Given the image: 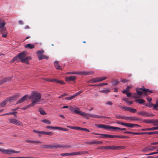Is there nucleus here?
I'll return each mask as SVG.
<instances>
[{"label":"nucleus","mask_w":158,"mask_h":158,"mask_svg":"<svg viewBox=\"0 0 158 158\" xmlns=\"http://www.w3.org/2000/svg\"><path fill=\"white\" fill-rule=\"evenodd\" d=\"M41 121L42 122H43L44 123H46L47 124H49V121L48 120H46V119L42 120Z\"/></svg>","instance_id":"49"},{"label":"nucleus","mask_w":158,"mask_h":158,"mask_svg":"<svg viewBox=\"0 0 158 158\" xmlns=\"http://www.w3.org/2000/svg\"><path fill=\"white\" fill-rule=\"evenodd\" d=\"M158 129V127H154L142 129L141 130L142 131H154Z\"/></svg>","instance_id":"20"},{"label":"nucleus","mask_w":158,"mask_h":158,"mask_svg":"<svg viewBox=\"0 0 158 158\" xmlns=\"http://www.w3.org/2000/svg\"><path fill=\"white\" fill-rule=\"evenodd\" d=\"M12 79V77H6L2 80H0V81L1 82V83H0V84H2L3 83H5L7 82H8L9 81Z\"/></svg>","instance_id":"15"},{"label":"nucleus","mask_w":158,"mask_h":158,"mask_svg":"<svg viewBox=\"0 0 158 158\" xmlns=\"http://www.w3.org/2000/svg\"><path fill=\"white\" fill-rule=\"evenodd\" d=\"M60 155L62 156H69V153H63L60 154Z\"/></svg>","instance_id":"50"},{"label":"nucleus","mask_w":158,"mask_h":158,"mask_svg":"<svg viewBox=\"0 0 158 158\" xmlns=\"http://www.w3.org/2000/svg\"><path fill=\"white\" fill-rule=\"evenodd\" d=\"M136 90L137 94L140 96L141 95L143 94H144L145 96H147L149 94L148 93H152V91L148 89H146L143 86L142 88H137Z\"/></svg>","instance_id":"3"},{"label":"nucleus","mask_w":158,"mask_h":158,"mask_svg":"<svg viewBox=\"0 0 158 158\" xmlns=\"http://www.w3.org/2000/svg\"><path fill=\"white\" fill-rule=\"evenodd\" d=\"M5 25V22L4 20L0 19V27H4Z\"/></svg>","instance_id":"31"},{"label":"nucleus","mask_w":158,"mask_h":158,"mask_svg":"<svg viewBox=\"0 0 158 158\" xmlns=\"http://www.w3.org/2000/svg\"><path fill=\"white\" fill-rule=\"evenodd\" d=\"M6 30V28L4 27H0V31L1 33H2L3 31H5Z\"/></svg>","instance_id":"45"},{"label":"nucleus","mask_w":158,"mask_h":158,"mask_svg":"<svg viewBox=\"0 0 158 158\" xmlns=\"http://www.w3.org/2000/svg\"><path fill=\"white\" fill-rule=\"evenodd\" d=\"M106 105H110L111 106L112 105L113 103L111 101H109L107 102L106 103Z\"/></svg>","instance_id":"56"},{"label":"nucleus","mask_w":158,"mask_h":158,"mask_svg":"<svg viewBox=\"0 0 158 158\" xmlns=\"http://www.w3.org/2000/svg\"><path fill=\"white\" fill-rule=\"evenodd\" d=\"M28 98L27 95H25L23 97L20 99L17 102V104L22 103L27 100Z\"/></svg>","instance_id":"16"},{"label":"nucleus","mask_w":158,"mask_h":158,"mask_svg":"<svg viewBox=\"0 0 158 158\" xmlns=\"http://www.w3.org/2000/svg\"><path fill=\"white\" fill-rule=\"evenodd\" d=\"M108 84L107 83H100L98 84V86H103L104 85H107Z\"/></svg>","instance_id":"60"},{"label":"nucleus","mask_w":158,"mask_h":158,"mask_svg":"<svg viewBox=\"0 0 158 158\" xmlns=\"http://www.w3.org/2000/svg\"><path fill=\"white\" fill-rule=\"evenodd\" d=\"M158 107V100H157L156 101V104L154 105L153 107V109L154 110H158V108L157 107Z\"/></svg>","instance_id":"32"},{"label":"nucleus","mask_w":158,"mask_h":158,"mask_svg":"<svg viewBox=\"0 0 158 158\" xmlns=\"http://www.w3.org/2000/svg\"><path fill=\"white\" fill-rule=\"evenodd\" d=\"M18 96L19 95H15L8 98L6 100H7V102L9 101L11 102H12L14 100L15 98H17Z\"/></svg>","instance_id":"18"},{"label":"nucleus","mask_w":158,"mask_h":158,"mask_svg":"<svg viewBox=\"0 0 158 158\" xmlns=\"http://www.w3.org/2000/svg\"><path fill=\"white\" fill-rule=\"evenodd\" d=\"M95 126L99 128H102L105 129H108V126L103 124H96Z\"/></svg>","instance_id":"13"},{"label":"nucleus","mask_w":158,"mask_h":158,"mask_svg":"<svg viewBox=\"0 0 158 158\" xmlns=\"http://www.w3.org/2000/svg\"><path fill=\"white\" fill-rule=\"evenodd\" d=\"M146 106H148L150 108L152 107V106L153 107V104L152 103H149L148 104L145 105Z\"/></svg>","instance_id":"54"},{"label":"nucleus","mask_w":158,"mask_h":158,"mask_svg":"<svg viewBox=\"0 0 158 158\" xmlns=\"http://www.w3.org/2000/svg\"><path fill=\"white\" fill-rule=\"evenodd\" d=\"M100 92H102V93H104L105 94H107L108 93H109V92H110V89H103L102 91H101Z\"/></svg>","instance_id":"40"},{"label":"nucleus","mask_w":158,"mask_h":158,"mask_svg":"<svg viewBox=\"0 0 158 158\" xmlns=\"http://www.w3.org/2000/svg\"><path fill=\"white\" fill-rule=\"evenodd\" d=\"M8 123H13L17 126H22L23 124L19 121L13 118H9L8 119Z\"/></svg>","instance_id":"7"},{"label":"nucleus","mask_w":158,"mask_h":158,"mask_svg":"<svg viewBox=\"0 0 158 158\" xmlns=\"http://www.w3.org/2000/svg\"><path fill=\"white\" fill-rule=\"evenodd\" d=\"M39 111L41 114L44 115L46 114L44 111L42 109H40L39 110Z\"/></svg>","instance_id":"48"},{"label":"nucleus","mask_w":158,"mask_h":158,"mask_svg":"<svg viewBox=\"0 0 158 158\" xmlns=\"http://www.w3.org/2000/svg\"><path fill=\"white\" fill-rule=\"evenodd\" d=\"M147 134L149 135L153 134H158V131H155L151 132H147Z\"/></svg>","instance_id":"43"},{"label":"nucleus","mask_w":158,"mask_h":158,"mask_svg":"<svg viewBox=\"0 0 158 158\" xmlns=\"http://www.w3.org/2000/svg\"><path fill=\"white\" fill-rule=\"evenodd\" d=\"M120 129V128L117 127H115L111 126H108V129H113L114 130H119Z\"/></svg>","instance_id":"28"},{"label":"nucleus","mask_w":158,"mask_h":158,"mask_svg":"<svg viewBox=\"0 0 158 158\" xmlns=\"http://www.w3.org/2000/svg\"><path fill=\"white\" fill-rule=\"evenodd\" d=\"M74 112L75 113L80 115L84 118H85L87 119H89L88 117V113H85L81 111H78L77 110H74Z\"/></svg>","instance_id":"8"},{"label":"nucleus","mask_w":158,"mask_h":158,"mask_svg":"<svg viewBox=\"0 0 158 158\" xmlns=\"http://www.w3.org/2000/svg\"><path fill=\"white\" fill-rule=\"evenodd\" d=\"M157 148L156 146H151L148 148V149L149 150H153Z\"/></svg>","instance_id":"46"},{"label":"nucleus","mask_w":158,"mask_h":158,"mask_svg":"<svg viewBox=\"0 0 158 158\" xmlns=\"http://www.w3.org/2000/svg\"><path fill=\"white\" fill-rule=\"evenodd\" d=\"M25 48L29 49H33L35 47L34 45L31 44H27L25 46Z\"/></svg>","instance_id":"24"},{"label":"nucleus","mask_w":158,"mask_h":158,"mask_svg":"<svg viewBox=\"0 0 158 158\" xmlns=\"http://www.w3.org/2000/svg\"><path fill=\"white\" fill-rule=\"evenodd\" d=\"M77 77L76 76H71L68 77H66L65 78V80L66 81H73L76 79Z\"/></svg>","instance_id":"17"},{"label":"nucleus","mask_w":158,"mask_h":158,"mask_svg":"<svg viewBox=\"0 0 158 158\" xmlns=\"http://www.w3.org/2000/svg\"><path fill=\"white\" fill-rule=\"evenodd\" d=\"M44 52V51L43 50H38L36 52V54L38 56V58L39 59V57L40 56H42V53Z\"/></svg>","instance_id":"25"},{"label":"nucleus","mask_w":158,"mask_h":158,"mask_svg":"<svg viewBox=\"0 0 158 158\" xmlns=\"http://www.w3.org/2000/svg\"><path fill=\"white\" fill-rule=\"evenodd\" d=\"M26 52H23L19 53L17 56L18 58L20 59L22 62L28 64H29L28 60L30 59L31 58L29 56L26 57Z\"/></svg>","instance_id":"2"},{"label":"nucleus","mask_w":158,"mask_h":158,"mask_svg":"<svg viewBox=\"0 0 158 158\" xmlns=\"http://www.w3.org/2000/svg\"><path fill=\"white\" fill-rule=\"evenodd\" d=\"M98 81L100 82L102 81H103L104 80L106 79L107 77L105 76V77H98Z\"/></svg>","instance_id":"39"},{"label":"nucleus","mask_w":158,"mask_h":158,"mask_svg":"<svg viewBox=\"0 0 158 158\" xmlns=\"http://www.w3.org/2000/svg\"><path fill=\"white\" fill-rule=\"evenodd\" d=\"M138 114L146 117H149L151 116H154L153 115L151 114L147 111H140L138 113Z\"/></svg>","instance_id":"10"},{"label":"nucleus","mask_w":158,"mask_h":158,"mask_svg":"<svg viewBox=\"0 0 158 158\" xmlns=\"http://www.w3.org/2000/svg\"><path fill=\"white\" fill-rule=\"evenodd\" d=\"M143 122L144 123H153L154 126H157L158 125L156 123V120L153 119H144L143 120Z\"/></svg>","instance_id":"11"},{"label":"nucleus","mask_w":158,"mask_h":158,"mask_svg":"<svg viewBox=\"0 0 158 158\" xmlns=\"http://www.w3.org/2000/svg\"><path fill=\"white\" fill-rule=\"evenodd\" d=\"M42 135H49V132L44 131H40V136Z\"/></svg>","instance_id":"41"},{"label":"nucleus","mask_w":158,"mask_h":158,"mask_svg":"<svg viewBox=\"0 0 158 158\" xmlns=\"http://www.w3.org/2000/svg\"><path fill=\"white\" fill-rule=\"evenodd\" d=\"M83 91V90H81V91H79L78 92H77L76 93H75L74 94V95L75 96V97L76 96H77L78 95H79Z\"/></svg>","instance_id":"53"},{"label":"nucleus","mask_w":158,"mask_h":158,"mask_svg":"<svg viewBox=\"0 0 158 158\" xmlns=\"http://www.w3.org/2000/svg\"><path fill=\"white\" fill-rule=\"evenodd\" d=\"M112 83L113 86H115L118 84L119 81L117 80H114L112 81Z\"/></svg>","instance_id":"37"},{"label":"nucleus","mask_w":158,"mask_h":158,"mask_svg":"<svg viewBox=\"0 0 158 158\" xmlns=\"http://www.w3.org/2000/svg\"><path fill=\"white\" fill-rule=\"evenodd\" d=\"M2 36L3 37H6V36L7 35V32H5L4 33H2Z\"/></svg>","instance_id":"61"},{"label":"nucleus","mask_w":158,"mask_h":158,"mask_svg":"<svg viewBox=\"0 0 158 158\" xmlns=\"http://www.w3.org/2000/svg\"><path fill=\"white\" fill-rule=\"evenodd\" d=\"M116 118L118 119H122L126 120V117L121 116L120 115H115Z\"/></svg>","instance_id":"27"},{"label":"nucleus","mask_w":158,"mask_h":158,"mask_svg":"<svg viewBox=\"0 0 158 158\" xmlns=\"http://www.w3.org/2000/svg\"><path fill=\"white\" fill-rule=\"evenodd\" d=\"M18 59V56H16L14 58H13V59L12 60V62H13L14 61L17 60Z\"/></svg>","instance_id":"59"},{"label":"nucleus","mask_w":158,"mask_h":158,"mask_svg":"<svg viewBox=\"0 0 158 158\" xmlns=\"http://www.w3.org/2000/svg\"><path fill=\"white\" fill-rule=\"evenodd\" d=\"M41 95L38 93H33L30 96V99L31 100V103L29 105V106H34L36 104H39Z\"/></svg>","instance_id":"1"},{"label":"nucleus","mask_w":158,"mask_h":158,"mask_svg":"<svg viewBox=\"0 0 158 158\" xmlns=\"http://www.w3.org/2000/svg\"><path fill=\"white\" fill-rule=\"evenodd\" d=\"M94 118H110V117H107L105 116H101L96 114H94Z\"/></svg>","instance_id":"30"},{"label":"nucleus","mask_w":158,"mask_h":158,"mask_svg":"<svg viewBox=\"0 0 158 158\" xmlns=\"http://www.w3.org/2000/svg\"><path fill=\"white\" fill-rule=\"evenodd\" d=\"M124 133H128L129 134H134L135 135H139V132H133L131 131H125Z\"/></svg>","instance_id":"35"},{"label":"nucleus","mask_w":158,"mask_h":158,"mask_svg":"<svg viewBox=\"0 0 158 158\" xmlns=\"http://www.w3.org/2000/svg\"><path fill=\"white\" fill-rule=\"evenodd\" d=\"M127 137L126 136H123V135H116V138H126Z\"/></svg>","instance_id":"55"},{"label":"nucleus","mask_w":158,"mask_h":158,"mask_svg":"<svg viewBox=\"0 0 158 158\" xmlns=\"http://www.w3.org/2000/svg\"><path fill=\"white\" fill-rule=\"evenodd\" d=\"M94 144H98L100 143H103V142L102 141H94Z\"/></svg>","instance_id":"51"},{"label":"nucleus","mask_w":158,"mask_h":158,"mask_svg":"<svg viewBox=\"0 0 158 158\" xmlns=\"http://www.w3.org/2000/svg\"><path fill=\"white\" fill-rule=\"evenodd\" d=\"M27 143H42V142L39 141L31 140H26L25 141Z\"/></svg>","instance_id":"19"},{"label":"nucleus","mask_w":158,"mask_h":158,"mask_svg":"<svg viewBox=\"0 0 158 158\" xmlns=\"http://www.w3.org/2000/svg\"><path fill=\"white\" fill-rule=\"evenodd\" d=\"M104 149L118 150L125 148V146H104Z\"/></svg>","instance_id":"6"},{"label":"nucleus","mask_w":158,"mask_h":158,"mask_svg":"<svg viewBox=\"0 0 158 158\" xmlns=\"http://www.w3.org/2000/svg\"><path fill=\"white\" fill-rule=\"evenodd\" d=\"M55 66L56 69L59 70H62V69L61 68L60 66L59 65L58 61H55L54 62Z\"/></svg>","instance_id":"22"},{"label":"nucleus","mask_w":158,"mask_h":158,"mask_svg":"<svg viewBox=\"0 0 158 158\" xmlns=\"http://www.w3.org/2000/svg\"><path fill=\"white\" fill-rule=\"evenodd\" d=\"M71 146L70 145H62L59 144L55 143L53 144L50 145V148H71Z\"/></svg>","instance_id":"5"},{"label":"nucleus","mask_w":158,"mask_h":158,"mask_svg":"<svg viewBox=\"0 0 158 158\" xmlns=\"http://www.w3.org/2000/svg\"><path fill=\"white\" fill-rule=\"evenodd\" d=\"M158 151H157V152H153L152 153H150L149 154H147L146 155H153V154H158Z\"/></svg>","instance_id":"62"},{"label":"nucleus","mask_w":158,"mask_h":158,"mask_svg":"<svg viewBox=\"0 0 158 158\" xmlns=\"http://www.w3.org/2000/svg\"><path fill=\"white\" fill-rule=\"evenodd\" d=\"M126 111H129L132 113H135L137 111V110L131 107H125Z\"/></svg>","instance_id":"14"},{"label":"nucleus","mask_w":158,"mask_h":158,"mask_svg":"<svg viewBox=\"0 0 158 158\" xmlns=\"http://www.w3.org/2000/svg\"><path fill=\"white\" fill-rule=\"evenodd\" d=\"M76 155H77L76 152L73 153H69V156H74Z\"/></svg>","instance_id":"63"},{"label":"nucleus","mask_w":158,"mask_h":158,"mask_svg":"<svg viewBox=\"0 0 158 158\" xmlns=\"http://www.w3.org/2000/svg\"><path fill=\"white\" fill-rule=\"evenodd\" d=\"M44 59H48V57L43 55L42 56H40L39 57V59L40 60H42Z\"/></svg>","instance_id":"33"},{"label":"nucleus","mask_w":158,"mask_h":158,"mask_svg":"<svg viewBox=\"0 0 158 158\" xmlns=\"http://www.w3.org/2000/svg\"><path fill=\"white\" fill-rule=\"evenodd\" d=\"M7 102V100L5 99L3 101L1 102L0 103V107H4L6 105V102Z\"/></svg>","instance_id":"26"},{"label":"nucleus","mask_w":158,"mask_h":158,"mask_svg":"<svg viewBox=\"0 0 158 158\" xmlns=\"http://www.w3.org/2000/svg\"><path fill=\"white\" fill-rule=\"evenodd\" d=\"M75 96L74 95V94L70 97H66L65 98V99L67 100H71V99H73V98H75Z\"/></svg>","instance_id":"44"},{"label":"nucleus","mask_w":158,"mask_h":158,"mask_svg":"<svg viewBox=\"0 0 158 158\" xmlns=\"http://www.w3.org/2000/svg\"><path fill=\"white\" fill-rule=\"evenodd\" d=\"M88 153L87 151H81L76 152L77 155H81L83 154H86Z\"/></svg>","instance_id":"29"},{"label":"nucleus","mask_w":158,"mask_h":158,"mask_svg":"<svg viewBox=\"0 0 158 158\" xmlns=\"http://www.w3.org/2000/svg\"><path fill=\"white\" fill-rule=\"evenodd\" d=\"M135 126L140 127L141 126H140V125H139L138 124L130 123V127L133 128Z\"/></svg>","instance_id":"42"},{"label":"nucleus","mask_w":158,"mask_h":158,"mask_svg":"<svg viewBox=\"0 0 158 158\" xmlns=\"http://www.w3.org/2000/svg\"><path fill=\"white\" fill-rule=\"evenodd\" d=\"M121 104H120L118 105V106L120 108H121V109H123L125 110V107H126V106H122L121 105Z\"/></svg>","instance_id":"58"},{"label":"nucleus","mask_w":158,"mask_h":158,"mask_svg":"<svg viewBox=\"0 0 158 158\" xmlns=\"http://www.w3.org/2000/svg\"><path fill=\"white\" fill-rule=\"evenodd\" d=\"M13 150L10 149L8 150H6V154H8L9 155L13 153Z\"/></svg>","instance_id":"38"},{"label":"nucleus","mask_w":158,"mask_h":158,"mask_svg":"<svg viewBox=\"0 0 158 158\" xmlns=\"http://www.w3.org/2000/svg\"><path fill=\"white\" fill-rule=\"evenodd\" d=\"M6 150H5L3 149L0 148V151L1 152L3 153L6 154Z\"/></svg>","instance_id":"57"},{"label":"nucleus","mask_w":158,"mask_h":158,"mask_svg":"<svg viewBox=\"0 0 158 158\" xmlns=\"http://www.w3.org/2000/svg\"><path fill=\"white\" fill-rule=\"evenodd\" d=\"M116 135H108L107 136V138H116Z\"/></svg>","instance_id":"47"},{"label":"nucleus","mask_w":158,"mask_h":158,"mask_svg":"<svg viewBox=\"0 0 158 158\" xmlns=\"http://www.w3.org/2000/svg\"><path fill=\"white\" fill-rule=\"evenodd\" d=\"M93 134H95V135H101V136L99 137V138H107L108 134H100V133H93Z\"/></svg>","instance_id":"21"},{"label":"nucleus","mask_w":158,"mask_h":158,"mask_svg":"<svg viewBox=\"0 0 158 158\" xmlns=\"http://www.w3.org/2000/svg\"><path fill=\"white\" fill-rule=\"evenodd\" d=\"M126 120L134 121H141L143 120L142 119L134 116H127L126 117Z\"/></svg>","instance_id":"9"},{"label":"nucleus","mask_w":158,"mask_h":158,"mask_svg":"<svg viewBox=\"0 0 158 158\" xmlns=\"http://www.w3.org/2000/svg\"><path fill=\"white\" fill-rule=\"evenodd\" d=\"M94 73V72L92 71L87 72L82 71L80 72H68L66 73L68 74H79L80 75H91Z\"/></svg>","instance_id":"4"},{"label":"nucleus","mask_w":158,"mask_h":158,"mask_svg":"<svg viewBox=\"0 0 158 158\" xmlns=\"http://www.w3.org/2000/svg\"><path fill=\"white\" fill-rule=\"evenodd\" d=\"M56 83L60 84H65L64 82L63 81L59 80H57Z\"/></svg>","instance_id":"52"},{"label":"nucleus","mask_w":158,"mask_h":158,"mask_svg":"<svg viewBox=\"0 0 158 158\" xmlns=\"http://www.w3.org/2000/svg\"><path fill=\"white\" fill-rule=\"evenodd\" d=\"M136 102H137L139 103V104H142L143 103L145 102V101L144 100L141 99H136L135 100Z\"/></svg>","instance_id":"34"},{"label":"nucleus","mask_w":158,"mask_h":158,"mask_svg":"<svg viewBox=\"0 0 158 158\" xmlns=\"http://www.w3.org/2000/svg\"><path fill=\"white\" fill-rule=\"evenodd\" d=\"M127 103L128 104L131 105L132 104L133 102L132 101H129L128 100H127Z\"/></svg>","instance_id":"64"},{"label":"nucleus","mask_w":158,"mask_h":158,"mask_svg":"<svg viewBox=\"0 0 158 158\" xmlns=\"http://www.w3.org/2000/svg\"><path fill=\"white\" fill-rule=\"evenodd\" d=\"M120 124L127 127H130V123L121 122Z\"/></svg>","instance_id":"36"},{"label":"nucleus","mask_w":158,"mask_h":158,"mask_svg":"<svg viewBox=\"0 0 158 158\" xmlns=\"http://www.w3.org/2000/svg\"><path fill=\"white\" fill-rule=\"evenodd\" d=\"M98 78L96 77V78H93L88 81H87L88 83H90V82H92L93 83L97 82H99L98 81Z\"/></svg>","instance_id":"23"},{"label":"nucleus","mask_w":158,"mask_h":158,"mask_svg":"<svg viewBox=\"0 0 158 158\" xmlns=\"http://www.w3.org/2000/svg\"><path fill=\"white\" fill-rule=\"evenodd\" d=\"M50 129H56V130H59L61 131H67L69 130L67 128H62L60 127H52L50 126Z\"/></svg>","instance_id":"12"}]
</instances>
